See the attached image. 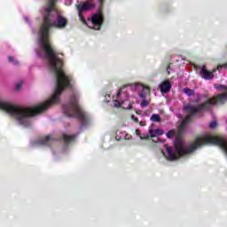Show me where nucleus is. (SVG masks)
Returning <instances> with one entry per match:
<instances>
[{
  "label": "nucleus",
  "instance_id": "nucleus-1",
  "mask_svg": "<svg viewBox=\"0 0 227 227\" xmlns=\"http://www.w3.org/2000/svg\"><path fill=\"white\" fill-rule=\"evenodd\" d=\"M58 0H49L48 6L43 12V23L39 32V42L43 52L48 61V65L51 72H54L57 77V83L55 92L52 97L46 101L34 108H25L15 106L10 102L0 100V109L2 111H45L49 109L53 104L59 102V95L65 88H70L71 78L63 72V60L59 58V53L51 45L49 42V29L56 27L57 29H65L68 24V20L65 16L59 14L54 3Z\"/></svg>",
  "mask_w": 227,
  "mask_h": 227
},
{
  "label": "nucleus",
  "instance_id": "nucleus-2",
  "mask_svg": "<svg viewBox=\"0 0 227 227\" xmlns=\"http://www.w3.org/2000/svg\"><path fill=\"white\" fill-rule=\"evenodd\" d=\"M63 109L64 113L67 116H75L83 121H86V114H84L81 110V107H79V104H77V98H75V96L71 98V103L69 105L63 106Z\"/></svg>",
  "mask_w": 227,
  "mask_h": 227
},
{
  "label": "nucleus",
  "instance_id": "nucleus-3",
  "mask_svg": "<svg viewBox=\"0 0 227 227\" xmlns=\"http://www.w3.org/2000/svg\"><path fill=\"white\" fill-rule=\"evenodd\" d=\"M127 87H122L117 93V99L114 100V107H122V109H132V104L127 99Z\"/></svg>",
  "mask_w": 227,
  "mask_h": 227
},
{
  "label": "nucleus",
  "instance_id": "nucleus-4",
  "mask_svg": "<svg viewBox=\"0 0 227 227\" xmlns=\"http://www.w3.org/2000/svg\"><path fill=\"white\" fill-rule=\"evenodd\" d=\"M91 22L93 24V29L98 31L100 29V26H102V22H104V15L102 12H98L92 15Z\"/></svg>",
  "mask_w": 227,
  "mask_h": 227
},
{
  "label": "nucleus",
  "instance_id": "nucleus-5",
  "mask_svg": "<svg viewBox=\"0 0 227 227\" xmlns=\"http://www.w3.org/2000/svg\"><path fill=\"white\" fill-rule=\"evenodd\" d=\"M95 4H93V2H83L82 4L77 6V10L79 12V17L82 22H84V18H82V15H81V12H86L88 10H92Z\"/></svg>",
  "mask_w": 227,
  "mask_h": 227
},
{
  "label": "nucleus",
  "instance_id": "nucleus-6",
  "mask_svg": "<svg viewBox=\"0 0 227 227\" xmlns=\"http://www.w3.org/2000/svg\"><path fill=\"white\" fill-rule=\"evenodd\" d=\"M216 69H213L212 72L207 70V67L203 66L200 70V75L202 79H205L206 81H212L214 79V74H215Z\"/></svg>",
  "mask_w": 227,
  "mask_h": 227
},
{
  "label": "nucleus",
  "instance_id": "nucleus-7",
  "mask_svg": "<svg viewBox=\"0 0 227 227\" xmlns=\"http://www.w3.org/2000/svg\"><path fill=\"white\" fill-rule=\"evenodd\" d=\"M136 90H137V91L139 92V97L140 98H146V95H150V88L141 84V83H137L136 85Z\"/></svg>",
  "mask_w": 227,
  "mask_h": 227
},
{
  "label": "nucleus",
  "instance_id": "nucleus-8",
  "mask_svg": "<svg viewBox=\"0 0 227 227\" xmlns=\"http://www.w3.org/2000/svg\"><path fill=\"white\" fill-rule=\"evenodd\" d=\"M171 87L172 85L169 80H166L160 85V90L161 93H169V91H171Z\"/></svg>",
  "mask_w": 227,
  "mask_h": 227
},
{
  "label": "nucleus",
  "instance_id": "nucleus-9",
  "mask_svg": "<svg viewBox=\"0 0 227 227\" xmlns=\"http://www.w3.org/2000/svg\"><path fill=\"white\" fill-rule=\"evenodd\" d=\"M162 134H164V131L160 129H149L148 131V136H146V137H157V136H162Z\"/></svg>",
  "mask_w": 227,
  "mask_h": 227
},
{
  "label": "nucleus",
  "instance_id": "nucleus-10",
  "mask_svg": "<svg viewBox=\"0 0 227 227\" xmlns=\"http://www.w3.org/2000/svg\"><path fill=\"white\" fill-rule=\"evenodd\" d=\"M52 141H54V138H52L51 136H47L40 141V144L49 146Z\"/></svg>",
  "mask_w": 227,
  "mask_h": 227
},
{
  "label": "nucleus",
  "instance_id": "nucleus-11",
  "mask_svg": "<svg viewBox=\"0 0 227 227\" xmlns=\"http://www.w3.org/2000/svg\"><path fill=\"white\" fill-rule=\"evenodd\" d=\"M75 137L70 136V135H63V140L65 143H71L73 139H74Z\"/></svg>",
  "mask_w": 227,
  "mask_h": 227
},
{
  "label": "nucleus",
  "instance_id": "nucleus-12",
  "mask_svg": "<svg viewBox=\"0 0 227 227\" xmlns=\"http://www.w3.org/2000/svg\"><path fill=\"white\" fill-rule=\"evenodd\" d=\"M151 121H154V122H159L160 121V115L157 114H153L151 116Z\"/></svg>",
  "mask_w": 227,
  "mask_h": 227
},
{
  "label": "nucleus",
  "instance_id": "nucleus-13",
  "mask_svg": "<svg viewBox=\"0 0 227 227\" xmlns=\"http://www.w3.org/2000/svg\"><path fill=\"white\" fill-rule=\"evenodd\" d=\"M184 93H185L186 95H188V97H192V95H194V90H191L189 88H184L183 90Z\"/></svg>",
  "mask_w": 227,
  "mask_h": 227
},
{
  "label": "nucleus",
  "instance_id": "nucleus-14",
  "mask_svg": "<svg viewBox=\"0 0 227 227\" xmlns=\"http://www.w3.org/2000/svg\"><path fill=\"white\" fill-rule=\"evenodd\" d=\"M176 131L175 129H172V130H169L168 133H167V137H168V139H171V137H175V135H176Z\"/></svg>",
  "mask_w": 227,
  "mask_h": 227
},
{
  "label": "nucleus",
  "instance_id": "nucleus-15",
  "mask_svg": "<svg viewBox=\"0 0 227 227\" xmlns=\"http://www.w3.org/2000/svg\"><path fill=\"white\" fill-rule=\"evenodd\" d=\"M149 105H150V101H147L145 98L142 100V102L140 104L141 107H147V106H149Z\"/></svg>",
  "mask_w": 227,
  "mask_h": 227
},
{
  "label": "nucleus",
  "instance_id": "nucleus-16",
  "mask_svg": "<svg viewBox=\"0 0 227 227\" xmlns=\"http://www.w3.org/2000/svg\"><path fill=\"white\" fill-rule=\"evenodd\" d=\"M136 135L140 137V139H148V137H142L141 132H139V129H136Z\"/></svg>",
  "mask_w": 227,
  "mask_h": 227
},
{
  "label": "nucleus",
  "instance_id": "nucleus-17",
  "mask_svg": "<svg viewBox=\"0 0 227 227\" xmlns=\"http://www.w3.org/2000/svg\"><path fill=\"white\" fill-rule=\"evenodd\" d=\"M8 59H9L10 63H12V65H17V60H15V58L9 57Z\"/></svg>",
  "mask_w": 227,
  "mask_h": 227
},
{
  "label": "nucleus",
  "instance_id": "nucleus-18",
  "mask_svg": "<svg viewBox=\"0 0 227 227\" xmlns=\"http://www.w3.org/2000/svg\"><path fill=\"white\" fill-rule=\"evenodd\" d=\"M223 68H225V70H226L227 69V64H223L222 66H218L217 67L218 72H221V70H223Z\"/></svg>",
  "mask_w": 227,
  "mask_h": 227
},
{
  "label": "nucleus",
  "instance_id": "nucleus-19",
  "mask_svg": "<svg viewBox=\"0 0 227 227\" xmlns=\"http://www.w3.org/2000/svg\"><path fill=\"white\" fill-rule=\"evenodd\" d=\"M210 129H215V127H217V122L213 121L209 124Z\"/></svg>",
  "mask_w": 227,
  "mask_h": 227
},
{
  "label": "nucleus",
  "instance_id": "nucleus-20",
  "mask_svg": "<svg viewBox=\"0 0 227 227\" xmlns=\"http://www.w3.org/2000/svg\"><path fill=\"white\" fill-rule=\"evenodd\" d=\"M131 118L135 123H139V119L136 118V116L132 115Z\"/></svg>",
  "mask_w": 227,
  "mask_h": 227
},
{
  "label": "nucleus",
  "instance_id": "nucleus-21",
  "mask_svg": "<svg viewBox=\"0 0 227 227\" xmlns=\"http://www.w3.org/2000/svg\"><path fill=\"white\" fill-rule=\"evenodd\" d=\"M20 88H22V82H20L16 85V90H20Z\"/></svg>",
  "mask_w": 227,
  "mask_h": 227
},
{
  "label": "nucleus",
  "instance_id": "nucleus-22",
  "mask_svg": "<svg viewBox=\"0 0 227 227\" xmlns=\"http://www.w3.org/2000/svg\"><path fill=\"white\" fill-rule=\"evenodd\" d=\"M140 127H145L146 125V121H142L139 122Z\"/></svg>",
  "mask_w": 227,
  "mask_h": 227
},
{
  "label": "nucleus",
  "instance_id": "nucleus-23",
  "mask_svg": "<svg viewBox=\"0 0 227 227\" xmlns=\"http://www.w3.org/2000/svg\"><path fill=\"white\" fill-rule=\"evenodd\" d=\"M169 70V67L167 68V71H168Z\"/></svg>",
  "mask_w": 227,
  "mask_h": 227
},
{
  "label": "nucleus",
  "instance_id": "nucleus-24",
  "mask_svg": "<svg viewBox=\"0 0 227 227\" xmlns=\"http://www.w3.org/2000/svg\"><path fill=\"white\" fill-rule=\"evenodd\" d=\"M26 19V20H27V18H25Z\"/></svg>",
  "mask_w": 227,
  "mask_h": 227
},
{
  "label": "nucleus",
  "instance_id": "nucleus-25",
  "mask_svg": "<svg viewBox=\"0 0 227 227\" xmlns=\"http://www.w3.org/2000/svg\"><path fill=\"white\" fill-rule=\"evenodd\" d=\"M100 3H102V0H99Z\"/></svg>",
  "mask_w": 227,
  "mask_h": 227
}]
</instances>
